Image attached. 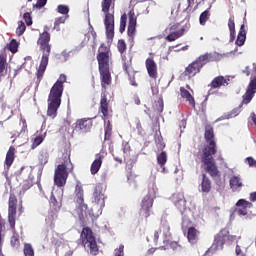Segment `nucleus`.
<instances>
[{"instance_id":"obj_1","label":"nucleus","mask_w":256,"mask_h":256,"mask_svg":"<svg viewBox=\"0 0 256 256\" xmlns=\"http://www.w3.org/2000/svg\"><path fill=\"white\" fill-rule=\"evenodd\" d=\"M204 139L206 144H204L202 148V165H204V171L208 173L212 179H216L217 177H221V171H219L217 162H215V158H213L214 155H217V141H215V131L211 124L205 126Z\"/></svg>"},{"instance_id":"obj_2","label":"nucleus","mask_w":256,"mask_h":256,"mask_svg":"<svg viewBox=\"0 0 256 256\" xmlns=\"http://www.w3.org/2000/svg\"><path fill=\"white\" fill-rule=\"evenodd\" d=\"M64 83H67V76L65 74H60L58 80L52 86L48 95L47 117H50V119H55V117H57V111H59V107H61V97H63Z\"/></svg>"},{"instance_id":"obj_3","label":"nucleus","mask_w":256,"mask_h":256,"mask_svg":"<svg viewBox=\"0 0 256 256\" xmlns=\"http://www.w3.org/2000/svg\"><path fill=\"white\" fill-rule=\"evenodd\" d=\"M51 34L47 31L39 34L37 45L40 47V51L43 52L40 65L36 72V83L39 85L43 80V75H45V71L47 70V65H49V55H51Z\"/></svg>"},{"instance_id":"obj_4","label":"nucleus","mask_w":256,"mask_h":256,"mask_svg":"<svg viewBox=\"0 0 256 256\" xmlns=\"http://www.w3.org/2000/svg\"><path fill=\"white\" fill-rule=\"evenodd\" d=\"M221 59H223V54L219 52H207L202 54L185 68L182 75L191 79L195 77V75H198V73H201V69H203L207 63L221 61Z\"/></svg>"},{"instance_id":"obj_5","label":"nucleus","mask_w":256,"mask_h":256,"mask_svg":"<svg viewBox=\"0 0 256 256\" xmlns=\"http://www.w3.org/2000/svg\"><path fill=\"white\" fill-rule=\"evenodd\" d=\"M102 13H104L105 35L108 41L115 37V0H102Z\"/></svg>"},{"instance_id":"obj_6","label":"nucleus","mask_w":256,"mask_h":256,"mask_svg":"<svg viewBox=\"0 0 256 256\" xmlns=\"http://www.w3.org/2000/svg\"><path fill=\"white\" fill-rule=\"evenodd\" d=\"M63 162L59 164L54 171V184L56 187H65L69 173H73V163L71 162V153L66 151L62 154Z\"/></svg>"},{"instance_id":"obj_7","label":"nucleus","mask_w":256,"mask_h":256,"mask_svg":"<svg viewBox=\"0 0 256 256\" xmlns=\"http://www.w3.org/2000/svg\"><path fill=\"white\" fill-rule=\"evenodd\" d=\"M117 49L119 53L122 54V69L126 75H128V79L132 87H137V82L135 81V75L137 71L133 68V56L131 54H124L127 51V43L125 40L120 39L118 40Z\"/></svg>"},{"instance_id":"obj_8","label":"nucleus","mask_w":256,"mask_h":256,"mask_svg":"<svg viewBox=\"0 0 256 256\" xmlns=\"http://www.w3.org/2000/svg\"><path fill=\"white\" fill-rule=\"evenodd\" d=\"M102 87L99 112L107 119L109 117V100H107V85H111V71L109 68L99 69Z\"/></svg>"},{"instance_id":"obj_9","label":"nucleus","mask_w":256,"mask_h":256,"mask_svg":"<svg viewBox=\"0 0 256 256\" xmlns=\"http://www.w3.org/2000/svg\"><path fill=\"white\" fill-rule=\"evenodd\" d=\"M155 188H148V193L145 195L140 203L139 217L148 223L149 217L153 215V203H155Z\"/></svg>"},{"instance_id":"obj_10","label":"nucleus","mask_w":256,"mask_h":256,"mask_svg":"<svg viewBox=\"0 0 256 256\" xmlns=\"http://www.w3.org/2000/svg\"><path fill=\"white\" fill-rule=\"evenodd\" d=\"M127 17H128V28H127ZM127 29V35L130 39H135V33H137V15L135 10L131 9L127 14H122L120 18L119 33H125Z\"/></svg>"},{"instance_id":"obj_11","label":"nucleus","mask_w":256,"mask_h":256,"mask_svg":"<svg viewBox=\"0 0 256 256\" xmlns=\"http://www.w3.org/2000/svg\"><path fill=\"white\" fill-rule=\"evenodd\" d=\"M82 245L87 247L91 255H99V246H97V239L93 234V230L89 227H84L80 234Z\"/></svg>"},{"instance_id":"obj_12","label":"nucleus","mask_w":256,"mask_h":256,"mask_svg":"<svg viewBox=\"0 0 256 256\" xmlns=\"http://www.w3.org/2000/svg\"><path fill=\"white\" fill-rule=\"evenodd\" d=\"M19 200L14 193H10L8 199V223L11 231H15V225L17 221V205Z\"/></svg>"},{"instance_id":"obj_13","label":"nucleus","mask_w":256,"mask_h":256,"mask_svg":"<svg viewBox=\"0 0 256 256\" xmlns=\"http://www.w3.org/2000/svg\"><path fill=\"white\" fill-rule=\"evenodd\" d=\"M111 59V48L102 43L98 49L97 61L98 69H109V61Z\"/></svg>"},{"instance_id":"obj_14","label":"nucleus","mask_w":256,"mask_h":256,"mask_svg":"<svg viewBox=\"0 0 256 256\" xmlns=\"http://www.w3.org/2000/svg\"><path fill=\"white\" fill-rule=\"evenodd\" d=\"M181 27V23H174L170 24L166 31L168 32V35L166 36V41L169 43H173V41H177V39H180V37H183L185 35V27Z\"/></svg>"},{"instance_id":"obj_15","label":"nucleus","mask_w":256,"mask_h":256,"mask_svg":"<svg viewBox=\"0 0 256 256\" xmlns=\"http://www.w3.org/2000/svg\"><path fill=\"white\" fill-rule=\"evenodd\" d=\"M249 209H253V203L246 199H239L233 208V213H237L239 217H247Z\"/></svg>"},{"instance_id":"obj_16","label":"nucleus","mask_w":256,"mask_h":256,"mask_svg":"<svg viewBox=\"0 0 256 256\" xmlns=\"http://www.w3.org/2000/svg\"><path fill=\"white\" fill-rule=\"evenodd\" d=\"M93 127V118H80L74 123V129L76 133H89Z\"/></svg>"},{"instance_id":"obj_17","label":"nucleus","mask_w":256,"mask_h":256,"mask_svg":"<svg viewBox=\"0 0 256 256\" xmlns=\"http://www.w3.org/2000/svg\"><path fill=\"white\" fill-rule=\"evenodd\" d=\"M92 198L93 203H95L99 209H103V207H105V193L103 192V185L97 184L94 187Z\"/></svg>"},{"instance_id":"obj_18","label":"nucleus","mask_w":256,"mask_h":256,"mask_svg":"<svg viewBox=\"0 0 256 256\" xmlns=\"http://www.w3.org/2000/svg\"><path fill=\"white\" fill-rule=\"evenodd\" d=\"M256 93V76L250 80L245 94L242 96V105H249Z\"/></svg>"},{"instance_id":"obj_19","label":"nucleus","mask_w":256,"mask_h":256,"mask_svg":"<svg viewBox=\"0 0 256 256\" xmlns=\"http://www.w3.org/2000/svg\"><path fill=\"white\" fill-rule=\"evenodd\" d=\"M145 67L149 77L151 79H157L159 74L157 72V63L155 62V59L153 57H149L146 59Z\"/></svg>"},{"instance_id":"obj_20","label":"nucleus","mask_w":256,"mask_h":256,"mask_svg":"<svg viewBox=\"0 0 256 256\" xmlns=\"http://www.w3.org/2000/svg\"><path fill=\"white\" fill-rule=\"evenodd\" d=\"M75 202L79 205L82 211L87 210V204H85V198L83 195V186H81L80 183H78L75 188Z\"/></svg>"},{"instance_id":"obj_21","label":"nucleus","mask_w":256,"mask_h":256,"mask_svg":"<svg viewBox=\"0 0 256 256\" xmlns=\"http://www.w3.org/2000/svg\"><path fill=\"white\" fill-rule=\"evenodd\" d=\"M227 235L229 232L227 230H221L214 239V245H216V249H223V245H225L227 241Z\"/></svg>"},{"instance_id":"obj_22","label":"nucleus","mask_w":256,"mask_h":256,"mask_svg":"<svg viewBox=\"0 0 256 256\" xmlns=\"http://www.w3.org/2000/svg\"><path fill=\"white\" fill-rule=\"evenodd\" d=\"M7 54L5 52L0 53V83L3 80V77L7 75Z\"/></svg>"},{"instance_id":"obj_23","label":"nucleus","mask_w":256,"mask_h":256,"mask_svg":"<svg viewBox=\"0 0 256 256\" xmlns=\"http://www.w3.org/2000/svg\"><path fill=\"white\" fill-rule=\"evenodd\" d=\"M226 85H229L227 79L223 76H217L211 81L209 87H211V89H221V87H225Z\"/></svg>"},{"instance_id":"obj_24","label":"nucleus","mask_w":256,"mask_h":256,"mask_svg":"<svg viewBox=\"0 0 256 256\" xmlns=\"http://www.w3.org/2000/svg\"><path fill=\"white\" fill-rule=\"evenodd\" d=\"M180 96L182 99H185L192 109H195V98L191 95V92L187 90L185 87H180Z\"/></svg>"},{"instance_id":"obj_25","label":"nucleus","mask_w":256,"mask_h":256,"mask_svg":"<svg viewBox=\"0 0 256 256\" xmlns=\"http://www.w3.org/2000/svg\"><path fill=\"white\" fill-rule=\"evenodd\" d=\"M200 189L202 193H211V189H212L211 179H209V177L205 173L202 174Z\"/></svg>"},{"instance_id":"obj_26","label":"nucleus","mask_w":256,"mask_h":256,"mask_svg":"<svg viewBox=\"0 0 256 256\" xmlns=\"http://www.w3.org/2000/svg\"><path fill=\"white\" fill-rule=\"evenodd\" d=\"M96 157L97 158L93 161L90 168L92 175H97L99 169H101V165H103V155L97 154Z\"/></svg>"},{"instance_id":"obj_27","label":"nucleus","mask_w":256,"mask_h":256,"mask_svg":"<svg viewBox=\"0 0 256 256\" xmlns=\"http://www.w3.org/2000/svg\"><path fill=\"white\" fill-rule=\"evenodd\" d=\"M241 107H243V104H241L238 108H234L232 111L223 114L216 121H225L227 119H233V117H237V115L241 113Z\"/></svg>"},{"instance_id":"obj_28","label":"nucleus","mask_w":256,"mask_h":256,"mask_svg":"<svg viewBox=\"0 0 256 256\" xmlns=\"http://www.w3.org/2000/svg\"><path fill=\"white\" fill-rule=\"evenodd\" d=\"M246 39H247V32L245 31V24H242L236 39V45H238V47H243V45H245Z\"/></svg>"},{"instance_id":"obj_29","label":"nucleus","mask_w":256,"mask_h":256,"mask_svg":"<svg viewBox=\"0 0 256 256\" xmlns=\"http://www.w3.org/2000/svg\"><path fill=\"white\" fill-rule=\"evenodd\" d=\"M15 153L16 149L14 148V146H10L5 158L6 167H11V165H13V162L15 161Z\"/></svg>"},{"instance_id":"obj_30","label":"nucleus","mask_w":256,"mask_h":256,"mask_svg":"<svg viewBox=\"0 0 256 256\" xmlns=\"http://www.w3.org/2000/svg\"><path fill=\"white\" fill-rule=\"evenodd\" d=\"M243 187V182L239 176H232L230 178V188L232 191H239Z\"/></svg>"},{"instance_id":"obj_31","label":"nucleus","mask_w":256,"mask_h":256,"mask_svg":"<svg viewBox=\"0 0 256 256\" xmlns=\"http://www.w3.org/2000/svg\"><path fill=\"white\" fill-rule=\"evenodd\" d=\"M162 231L163 235L166 237L171 235V226L169 225V221L167 219H161L160 221V232Z\"/></svg>"},{"instance_id":"obj_32","label":"nucleus","mask_w":256,"mask_h":256,"mask_svg":"<svg viewBox=\"0 0 256 256\" xmlns=\"http://www.w3.org/2000/svg\"><path fill=\"white\" fill-rule=\"evenodd\" d=\"M13 234L10 238V245L13 249H19L21 247V240L15 230H12Z\"/></svg>"},{"instance_id":"obj_33","label":"nucleus","mask_w":256,"mask_h":256,"mask_svg":"<svg viewBox=\"0 0 256 256\" xmlns=\"http://www.w3.org/2000/svg\"><path fill=\"white\" fill-rule=\"evenodd\" d=\"M198 235L199 232L195 229V227L188 228L187 239L190 243H195Z\"/></svg>"},{"instance_id":"obj_34","label":"nucleus","mask_w":256,"mask_h":256,"mask_svg":"<svg viewBox=\"0 0 256 256\" xmlns=\"http://www.w3.org/2000/svg\"><path fill=\"white\" fill-rule=\"evenodd\" d=\"M228 28L230 31V39L231 41H233V39H235V16L234 15L230 16V18L228 19Z\"/></svg>"},{"instance_id":"obj_35","label":"nucleus","mask_w":256,"mask_h":256,"mask_svg":"<svg viewBox=\"0 0 256 256\" xmlns=\"http://www.w3.org/2000/svg\"><path fill=\"white\" fill-rule=\"evenodd\" d=\"M67 19H69V15L60 16L56 18L54 21V27H53L54 31H61L60 25H63L67 21Z\"/></svg>"},{"instance_id":"obj_36","label":"nucleus","mask_w":256,"mask_h":256,"mask_svg":"<svg viewBox=\"0 0 256 256\" xmlns=\"http://www.w3.org/2000/svg\"><path fill=\"white\" fill-rule=\"evenodd\" d=\"M122 151L124 153V162L127 163L131 157V145L129 143L125 142L122 144Z\"/></svg>"},{"instance_id":"obj_37","label":"nucleus","mask_w":256,"mask_h":256,"mask_svg":"<svg viewBox=\"0 0 256 256\" xmlns=\"http://www.w3.org/2000/svg\"><path fill=\"white\" fill-rule=\"evenodd\" d=\"M209 17H211V12L209 11V9L202 12L199 17L200 25H206L207 21H209Z\"/></svg>"},{"instance_id":"obj_38","label":"nucleus","mask_w":256,"mask_h":256,"mask_svg":"<svg viewBox=\"0 0 256 256\" xmlns=\"http://www.w3.org/2000/svg\"><path fill=\"white\" fill-rule=\"evenodd\" d=\"M5 227V220L0 218V256H5L3 255V228Z\"/></svg>"},{"instance_id":"obj_39","label":"nucleus","mask_w":256,"mask_h":256,"mask_svg":"<svg viewBox=\"0 0 256 256\" xmlns=\"http://www.w3.org/2000/svg\"><path fill=\"white\" fill-rule=\"evenodd\" d=\"M23 253L24 256H35V250L33 249V246L29 243L24 244Z\"/></svg>"},{"instance_id":"obj_40","label":"nucleus","mask_w":256,"mask_h":256,"mask_svg":"<svg viewBox=\"0 0 256 256\" xmlns=\"http://www.w3.org/2000/svg\"><path fill=\"white\" fill-rule=\"evenodd\" d=\"M43 141H45V136L43 135L36 136L32 142L31 149H37V147H39V145H41Z\"/></svg>"},{"instance_id":"obj_41","label":"nucleus","mask_w":256,"mask_h":256,"mask_svg":"<svg viewBox=\"0 0 256 256\" xmlns=\"http://www.w3.org/2000/svg\"><path fill=\"white\" fill-rule=\"evenodd\" d=\"M157 163L160 165V167H163L165 163H167V152L162 151L158 156H157Z\"/></svg>"},{"instance_id":"obj_42","label":"nucleus","mask_w":256,"mask_h":256,"mask_svg":"<svg viewBox=\"0 0 256 256\" xmlns=\"http://www.w3.org/2000/svg\"><path fill=\"white\" fill-rule=\"evenodd\" d=\"M50 205L54 207L55 211H59V209H61V202L57 201V198L53 194L50 197Z\"/></svg>"},{"instance_id":"obj_43","label":"nucleus","mask_w":256,"mask_h":256,"mask_svg":"<svg viewBox=\"0 0 256 256\" xmlns=\"http://www.w3.org/2000/svg\"><path fill=\"white\" fill-rule=\"evenodd\" d=\"M8 49L11 51V53H17L19 49V42H17L15 39H12L8 45Z\"/></svg>"},{"instance_id":"obj_44","label":"nucleus","mask_w":256,"mask_h":256,"mask_svg":"<svg viewBox=\"0 0 256 256\" xmlns=\"http://www.w3.org/2000/svg\"><path fill=\"white\" fill-rule=\"evenodd\" d=\"M33 187V180L32 179H26L22 183V191L25 193V191H29Z\"/></svg>"},{"instance_id":"obj_45","label":"nucleus","mask_w":256,"mask_h":256,"mask_svg":"<svg viewBox=\"0 0 256 256\" xmlns=\"http://www.w3.org/2000/svg\"><path fill=\"white\" fill-rule=\"evenodd\" d=\"M57 12L60 13L61 15H65V17H67V15H69V6L60 4L57 7Z\"/></svg>"},{"instance_id":"obj_46","label":"nucleus","mask_w":256,"mask_h":256,"mask_svg":"<svg viewBox=\"0 0 256 256\" xmlns=\"http://www.w3.org/2000/svg\"><path fill=\"white\" fill-rule=\"evenodd\" d=\"M25 29H27V26H25V23L23 21L18 22V27L16 29V35L18 37H21L23 33H25Z\"/></svg>"},{"instance_id":"obj_47","label":"nucleus","mask_w":256,"mask_h":256,"mask_svg":"<svg viewBox=\"0 0 256 256\" xmlns=\"http://www.w3.org/2000/svg\"><path fill=\"white\" fill-rule=\"evenodd\" d=\"M243 73L246 74V77H249V75H252L253 79H255V77H256V68L253 67V69H251L249 66H246L245 69L243 70Z\"/></svg>"},{"instance_id":"obj_48","label":"nucleus","mask_w":256,"mask_h":256,"mask_svg":"<svg viewBox=\"0 0 256 256\" xmlns=\"http://www.w3.org/2000/svg\"><path fill=\"white\" fill-rule=\"evenodd\" d=\"M23 19H24L26 25H28V27L33 25V19L31 18V13H29V12L24 13Z\"/></svg>"},{"instance_id":"obj_49","label":"nucleus","mask_w":256,"mask_h":256,"mask_svg":"<svg viewBox=\"0 0 256 256\" xmlns=\"http://www.w3.org/2000/svg\"><path fill=\"white\" fill-rule=\"evenodd\" d=\"M170 247L173 249V251H181L183 249V246H181L178 242H171Z\"/></svg>"},{"instance_id":"obj_50","label":"nucleus","mask_w":256,"mask_h":256,"mask_svg":"<svg viewBox=\"0 0 256 256\" xmlns=\"http://www.w3.org/2000/svg\"><path fill=\"white\" fill-rule=\"evenodd\" d=\"M9 135H10V139H13L12 143H15V140L17 139V137H19V135H21V133L14 130L9 132Z\"/></svg>"},{"instance_id":"obj_51","label":"nucleus","mask_w":256,"mask_h":256,"mask_svg":"<svg viewBox=\"0 0 256 256\" xmlns=\"http://www.w3.org/2000/svg\"><path fill=\"white\" fill-rule=\"evenodd\" d=\"M47 5V0H37V3L34 5L37 9H41V7H45Z\"/></svg>"},{"instance_id":"obj_52","label":"nucleus","mask_w":256,"mask_h":256,"mask_svg":"<svg viewBox=\"0 0 256 256\" xmlns=\"http://www.w3.org/2000/svg\"><path fill=\"white\" fill-rule=\"evenodd\" d=\"M249 167H256V160L253 157L246 158Z\"/></svg>"},{"instance_id":"obj_53","label":"nucleus","mask_w":256,"mask_h":256,"mask_svg":"<svg viewBox=\"0 0 256 256\" xmlns=\"http://www.w3.org/2000/svg\"><path fill=\"white\" fill-rule=\"evenodd\" d=\"M22 129L20 131V133H27V120L22 119Z\"/></svg>"},{"instance_id":"obj_54","label":"nucleus","mask_w":256,"mask_h":256,"mask_svg":"<svg viewBox=\"0 0 256 256\" xmlns=\"http://www.w3.org/2000/svg\"><path fill=\"white\" fill-rule=\"evenodd\" d=\"M89 27H90V33L93 37V39H97V32L93 29V26H91V22H89Z\"/></svg>"},{"instance_id":"obj_55","label":"nucleus","mask_w":256,"mask_h":256,"mask_svg":"<svg viewBox=\"0 0 256 256\" xmlns=\"http://www.w3.org/2000/svg\"><path fill=\"white\" fill-rule=\"evenodd\" d=\"M105 131L112 132L113 133V126L111 125V121H108L105 126Z\"/></svg>"},{"instance_id":"obj_56","label":"nucleus","mask_w":256,"mask_h":256,"mask_svg":"<svg viewBox=\"0 0 256 256\" xmlns=\"http://www.w3.org/2000/svg\"><path fill=\"white\" fill-rule=\"evenodd\" d=\"M57 212H54V213H52L51 215H49L48 217H47V219H48V221H55V219H57Z\"/></svg>"},{"instance_id":"obj_57","label":"nucleus","mask_w":256,"mask_h":256,"mask_svg":"<svg viewBox=\"0 0 256 256\" xmlns=\"http://www.w3.org/2000/svg\"><path fill=\"white\" fill-rule=\"evenodd\" d=\"M113 132L105 131L104 140L109 141Z\"/></svg>"},{"instance_id":"obj_58","label":"nucleus","mask_w":256,"mask_h":256,"mask_svg":"<svg viewBox=\"0 0 256 256\" xmlns=\"http://www.w3.org/2000/svg\"><path fill=\"white\" fill-rule=\"evenodd\" d=\"M241 253H243V251L241 250V246H239V244L236 245V248H235V254L237 256L241 255Z\"/></svg>"},{"instance_id":"obj_59","label":"nucleus","mask_w":256,"mask_h":256,"mask_svg":"<svg viewBox=\"0 0 256 256\" xmlns=\"http://www.w3.org/2000/svg\"><path fill=\"white\" fill-rule=\"evenodd\" d=\"M153 241H154L155 245H157V242L159 241V232L158 231L154 232Z\"/></svg>"},{"instance_id":"obj_60","label":"nucleus","mask_w":256,"mask_h":256,"mask_svg":"<svg viewBox=\"0 0 256 256\" xmlns=\"http://www.w3.org/2000/svg\"><path fill=\"white\" fill-rule=\"evenodd\" d=\"M250 201H251V203H255V201H256V192L250 193Z\"/></svg>"},{"instance_id":"obj_61","label":"nucleus","mask_w":256,"mask_h":256,"mask_svg":"<svg viewBox=\"0 0 256 256\" xmlns=\"http://www.w3.org/2000/svg\"><path fill=\"white\" fill-rule=\"evenodd\" d=\"M158 105H159V111H163V98H159L158 99Z\"/></svg>"},{"instance_id":"obj_62","label":"nucleus","mask_w":256,"mask_h":256,"mask_svg":"<svg viewBox=\"0 0 256 256\" xmlns=\"http://www.w3.org/2000/svg\"><path fill=\"white\" fill-rule=\"evenodd\" d=\"M134 103L135 105H141V99H139V97H134Z\"/></svg>"},{"instance_id":"obj_63","label":"nucleus","mask_w":256,"mask_h":256,"mask_svg":"<svg viewBox=\"0 0 256 256\" xmlns=\"http://www.w3.org/2000/svg\"><path fill=\"white\" fill-rule=\"evenodd\" d=\"M156 249H159V248H150V249H148V255H153V253H155Z\"/></svg>"},{"instance_id":"obj_64","label":"nucleus","mask_w":256,"mask_h":256,"mask_svg":"<svg viewBox=\"0 0 256 256\" xmlns=\"http://www.w3.org/2000/svg\"><path fill=\"white\" fill-rule=\"evenodd\" d=\"M64 256H73V251L72 250H69L68 252H66L64 254Z\"/></svg>"}]
</instances>
